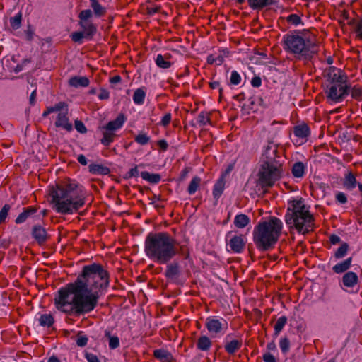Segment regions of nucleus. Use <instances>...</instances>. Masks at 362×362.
I'll return each mask as SVG.
<instances>
[{
	"instance_id": "nucleus-39",
	"label": "nucleus",
	"mask_w": 362,
	"mask_h": 362,
	"mask_svg": "<svg viewBox=\"0 0 362 362\" xmlns=\"http://www.w3.org/2000/svg\"><path fill=\"white\" fill-rule=\"evenodd\" d=\"M200 182L201 179L197 177H194L191 180L187 188V192L189 194H194L197 192L199 186Z\"/></svg>"
},
{
	"instance_id": "nucleus-49",
	"label": "nucleus",
	"mask_w": 362,
	"mask_h": 362,
	"mask_svg": "<svg viewBox=\"0 0 362 362\" xmlns=\"http://www.w3.org/2000/svg\"><path fill=\"white\" fill-rule=\"evenodd\" d=\"M139 176V170L136 165H135L134 168H131L128 173H127L126 177L127 178H132L135 177L137 178Z\"/></svg>"
},
{
	"instance_id": "nucleus-62",
	"label": "nucleus",
	"mask_w": 362,
	"mask_h": 362,
	"mask_svg": "<svg viewBox=\"0 0 362 362\" xmlns=\"http://www.w3.org/2000/svg\"><path fill=\"white\" fill-rule=\"evenodd\" d=\"M356 33L358 36L362 39V19H361L356 25Z\"/></svg>"
},
{
	"instance_id": "nucleus-1",
	"label": "nucleus",
	"mask_w": 362,
	"mask_h": 362,
	"mask_svg": "<svg viewBox=\"0 0 362 362\" xmlns=\"http://www.w3.org/2000/svg\"><path fill=\"white\" fill-rule=\"evenodd\" d=\"M109 285L107 272L99 264L85 265L76 281L58 291L56 308L77 315L93 310L102 291Z\"/></svg>"
},
{
	"instance_id": "nucleus-16",
	"label": "nucleus",
	"mask_w": 362,
	"mask_h": 362,
	"mask_svg": "<svg viewBox=\"0 0 362 362\" xmlns=\"http://www.w3.org/2000/svg\"><path fill=\"white\" fill-rule=\"evenodd\" d=\"M125 122V117L123 115H119L114 120L110 121L103 128L109 132H115L124 125Z\"/></svg>"
},
{
	"instance_id": "nucleus-14",
	"label": "nucleus",
	"mask_w": 362,
	"mask_h": 362,
	"mask_svg": "<svg viewBox=\"0 0 362 362\" xmlns=\"http://www.w3.org/2000/svg\"><path fill=\"white\" fill-rule=\"evenodd\" d=\"M342 285H341V288H354L358 283V275L353 272H346L341 280Z\"/></svg>"
},
{
	"instance_id": "nucleus-53",
	"label": "nucleus",
	"mask_w": 362,
	"mask_h": 362,
	"mask_svg": "<svg viewBox=\"0 0 362 362\" xmlns=\"http://www.w3.org/2000/svg\"><path fill=\"white\" fill-rule=\"evenodd\" d=\"M75 128L81 134L86 133L87 132V129L84 124L80 120L75 121Z\"/></svg>"
},
{
	"instance_id": "nucleus-38",
	"label": "nucleus",
	"mask_w": 362,
	"mask_h": 362,
	"mask_svg": "<svg viewBox=\"0 0 362 362\" xmlns=\"http://www.w3.org/2000/svg\"><path fill=\"white\" fill-rule=\"evenodd\" d=\"M150 140V136L144 132H140L134 137V141L141 146L146 145Z\"/></svg>"
},
{
	"instance_id": "nucleus-59",
	"label": "nucleus",
	"mask_w": 362,
	"mask_h": 362,
	"mask_svg": "<svg viewBox=\"0 0 362 362\" xmlns=\"http://www.w3.org/2000/svg\"><path fill=\"white\" fill-rule=\"evenodd\" d=\"M110 97L109 92L105 89L100 90V93L98 94V98L100 100H107Z\"/></svg>"
},
{
	"instance_id": "nucleus-56",
	"label": "nucleus",
	"mask_w": 362,
	"mask_h": 362,
	"mask_svg": "<svg viewBox=\"0 0 362 362\" xmlns=\"http://www.w3.org/2000/svg\"><path fill=\"white\" fill-rule=\"evenodd\" d=\"M88 338L85 336H80L76 339V344L78 346L83 347L87 344Z\"/></svg>"
},
{
	"instance_id": "nucleus-32",
	"label": "nucleus",
	"mask_w": 362,
	"mask_h": 362,
	"mask_svg": "<svg viewBox=\"0 0 362 362\" xmlns=\"http://www.w3.org/2000/svg\"><path fill=\"white\" fill-rule=\"evenodd\" d=\"M141 177H142L143 180L153 185L158 184L161 180V177L159 174L150 173L147 171L141 172Z\"/></svg>"
},
{
	"instance_id": "nucleus-60",
	"label": "nucleus",
	"mask_w": 362,
	"mask_h": 362,
	"mask_svg": "<svg viewBox=\"0 0 362 362\" xmlns=\"http://www.w3.org/2000/svg\"><path fill=\"white\" fill-rule=\"evenodd\" d=\"M157 144L163 151H166L168 146L167 141L164 139L158 141Z\"/></svg>"
},
{
	"instance_id": "nucleus-10",
	"label": "nucleus",
	"mask_w": 362,
	"mask_h": 362,
	"mask_svg": "<svg viewBox=\"0 0 362 362\" xmlns=\"http://www.w3.org/2000/svg\"><path fill=\"white\" fill-rule=\"evenodd\" d=\"M245 239L243 235H233L232 232H228L226 236V245L229 248L228 250L237 254L243 252L246 245Z\"/></svg>"
},
{
	"instance_id": "nucleus-6",
	"label": "nucleus",
	"mask_w": 362,
	"mask_h": 362,
	"mask_svg": "<svg viewBox=\"0 0 362 362\" xmlns=\"http://www.w3.org/2000/svg\"><path fill=\"white\" fill-rule=\"evenodd\" d=\"M286 223L299 233L305 235L314 228V217L302 198L289 200L285 215Z\"/></svg>"
},
{
	"instance_id": "nucleus-18",
	"label": "nucleus",
	"mask_w": 362,
	"mask_h": 362,
	"mask_svg": "<svg viewBox=\"0 0 362 362\" xmlns=\"http://www.w3.org/2000/svg\"><path fill=\"white\" fill-rule=\"evenodd\" d=\"M249 6L252 10L261 11L263 8L272 5L274 0H247Z\"/></svg>"
},
{
	"instance_id": "nucleus-47",
	"label": "nucleus",
	"mask_w": 362,
	"mask_h": 362,
	"mask_svg": "<svg viewBox=\"0 0 362 362\" xmlns=\"http://www.w3.org/2000/svg\"><path fill=\"white\" fill-rule=\"evenodd\" d=\"M119 346V339L117 336H109V347L115 349Z\"/></svg>"
},
{
	"instance_id": "nucleus-50",
	"label": "nucleus",
	"mask_w": 362,
	"mask_h": 362,
	"mask_svg": "<svg viewBox=\"0 0 362 362\" xmlns=\"http://www.w3.org/2000/svg\"><path fill=\"white\" fill-rule=\"evenodd\" d=\"M71 40L75 42H80L86 35L83 32H74L71 34Z\"/></svg>"
},
{
	"instance_id": "nucleus-58",
	"label": "nucleus",
	"mask_w": 362,
	"mask_h": 362,
	"mask_svg": "<svg viewBox=\"0 0 362 362\" xmlns=\"http://www.w3.org/2000/svg\"><path fill=\"white\" fill-rule=\"evenodd\" d=\"M251 85L255 88H259L262 85V79L259 76H255L251 80Z\"/></svg>"
},
{
	"instance_id": "nucleus-42",
	"label": "nucleus",
	"mask_w": 362,
	"mask_h": 362,
	"mask_svg": "<svg viewBox=\"0 0 362 362\" xmlns=\"http://www.w3.org/2000/svg\"><path fill=\"white\" fill-rule=\"evenodd\" d=\"M279 346L283 354H286L290 349V341L287 337H284L280 339Z\"/></svg>"
},
{
	"instance_id": "nucleus-25",
	"label": "nucleus",
	"mask_w": 362,
	"mask_h": 362,
	"mask_svg": "<svg viewBox=\"0 0 362 362\" xmlns=\"http://www.w3.org/2000/svg\"><path fill=\"white\" fill-rule=\"evenodd\" d=\"M306 166L303 162L298 161L293 165L291 173L294 177L301 178L305 173Z\"/></svg>"
},
{
	"instance_id": "nucleus-44",
	"label": "nucleus",
	"mask_w": 362,
	"mask_h": 362,
	"mask_svg": "<svg viewBox=\"0 0 362 362\" xmlns=\"http://www.w3.org/2000/svg\"><path fill=\"white\" fill-rule=\"evenodd\" d=\"M10 23L13 28L18 29L21 24V14L18 13L14 17L10 19Z\"/></svg>"
},
{
	"instance_id": "nucleus-3",
	"label": "nucleus",
	"mask_w": 362,
	"mask_h": 362,
	"mask_svg": "<svg viewBox=\"0 0 362 362\" xmlns=\"http://www.w3.org/2000/svg\"><path fill=\"white\" fill-rule=\"evenodd\" d=\"M284 160L279 145L268 141L262 148L259 170V182L262 187H272L283 176Z\"/></svg>"
},
{
	"instance_id": "nucleus-61",
	"label": "nucleus",
	"mask_w": 362,
	"mask_h": 362,
	"mask_svg": "<svg viewBox=\"0 0 362 362\" xmlns=\"http://www.w3.org/2000/svg\"><path fill=\"white\" fill-rule=\"evenodd\" d=\"M209 86H210L211 88H212V89L218 88L220 95L221 96L223 89H222V88L219 87L220 86L219 82H218V81L211 82V83H209Z\"/></svg>"
},
{
	"instance_id": "nucleus-28",
	"label": "nucleus",
	"mask_w": 362,
	"mask_h": 362,
	"mask_svg": "<svg viewBox=\"0 0 362 362\" xmlns=\"http://www.w3.org/2000/svg\"><path fill=\"white\" fill-rule=\"evenodd\" d=\"M169 54L162 55L158 54L155 59L156 64L161 69H168L171 66L172 63L169 61Z\"/></svg>"
},
{
	"instance_id": "nucleus-8",
	"label": "nucleus",
	"mask_w": 362,
	"mask_h": 362,
	"mask_svg": "<svg viewBox=\"0 0 362 362\" xmlns=\"http://www.w3.org/2000/svg\"><path fill=\"white\" fill-rule=\"evenodd\" d=\"M205 326L212 337L223 336L228 329L227 321L221 317L210 316L206 320Z\"/></svg>"
},
{
	"instance_id": "nucleus-19",
	"label": "nucleus",
	"mask_w": 362,
	"mask_h": 362,
	"mask_svg": "<svg viewBox=\"0 0 362 362\" xmlns=\"http://www.w3.org/2000/svg\"><path fill=\"white\" fill-rule=\"evenodd\" d=\"M352 257H350L345 260L337 263L332 267V270L335 274L346 273L351 268L352 264Z\"/></svg>"
},
{
	"instance_id": "nucleus-20",
	"label": "nucleus",
	"mask_w": 362,
	"mask_h": 362,
	"mask_svg": "<svg viewBox=\"0 0 362 362\" xmlns=\"http://www.w3.org/2000/svg\"><path fill=\"white\" fill-rule=\"evenodd\" d=\"M89 172L93 175H105L110 173L108 167L99 163H91L88 166Z\"/></svg>"
},
{
	"instance_id": "nucleus-33",
	"label": "nucleus",
	"mask_w": 362,
	"mask_h": 362,
	"mask_svg": "<svg viewBox=\"0 0 362 362\" xmlns=\"http://www.w3.org/2000/svg\"><path fill=\"white\" fill-rule=\"evenodd\" d=\"M79 24L83 30V33L86 36H92L95 33L96 28L94 26V25L91 22L83 21H80Z\"/></svg>"
},
{
	"instance_id": "nucleus-48",
	"label": "nucleus",
	"mask_w": 362,
	"mask_h": 362,
	"mask_svg": "<svg viewBox=\"0 0 362 362\" xmlns=\"http://www.w3.org/2000/svg\"><path fill=\"white\" fill-rule=\"evenodd\" d=\"M93 16V13L90 9L83 10L79 13V18L81 21H88V20Z\"/></svg>"
},
{
	"instance_id": "nucleus-64",
	"label": "nucleus",
	"mask_w": 362,
	"mask_h": 362,
	"mask_svg": "<svg viewBox=\"0 0 362 362\" xmlns=\"http://www.w3.org/2000/svg\"><path fill=\"white\" fill-rule=\"evenodd\" d=\"M77 160L80 164H81L83 165H86L88 163V160H87L86 156L83 154H80L78 156Z\"/></svg>"
},
{
	"instance_id": "nucleus-34",
	"label": "nucleus",
	"mask_w": 362,
	"mask_h": 362,
	"mask_svg": "<svg viewBox=\"0 0 362 362\" xmlns=\"http://www.w3.org/2000/svg\"><path fill=\"white\" fill-rule=\"evenodd\" d=\"M39 325L44 327H50L54 322L51 314H41L38 318Z\"/></svg>"
},
{
	"instance_id": "nucleus-4",
	"label": "nucleus",
	"mask_w": 362,
	"mask_h": 362,
	"mask_svg": "<svg viewBox=\"0 0 362 362\" xmlns=\"http://www.w3.org/2000/svg\"><path fill=\"white\" fill-rule=\"evenodd\" d=\"M175 242L167 233H150L144 242V252L151 260L165 264L177 254Z\"/></svg>"
},
{
	"instance_id": "nucleus-35",
	"label": "nucleus",
	"mask_w": 362,
	"mask_h": 362,
	"mask_svg": "<svg viewBox=\"0 0 362 362\" xmlns=\"http://www.w3.org/2000/svg\"><path fill=\"white\" fill-rule=\"evenodd\" d=\"M288 319L286 316H281L279 318H278L276 324L274 325V336L276 337L279 333L282 331L284 326L287 323Z\"/></svg>"
},
{
	"instance_id": "nucleus-24",
	"label": "nucleus",
	"mask_w": 362,
	"mask_h": 362,
	"mask_svg": "<svg viewBox=\"0 0 362 362\" xmlns=\"http://www.w3.org/2000/svg\"><path fill=\"white\" fill-rule=\"evenodd\" d=\"M69 85L74 88L87 87L89 85V79L86 76H74L69 79Z\"/></svg>"
},
{
	"instance_id": "nucleus-5",
	"label": "nucleus",
	"mask_w": 362,
	"mask_h": 362,
	"mask_svg": "<svg viewBox=\"0 0 362 362\" xmlns=\"http://www.w3.org/2000/svg\"><path fill=\"white\" fill-rule=\"evenodd\" d=\"M283 223L275 216L259 222L253 229V242L259 251L265 252L273 249L282 232Z\"/></svg>"
},
{
	"instance_id": "nucleus-30",
	"label": "nucleus",
	"mask_w": 362,
	"mask_h": 362,
	"mask_svg": "<svg viewBox=\"0 0 362 362\" xmlns=\"http://www.w3.org/2000/svg\"><path fill=\"white\" fill-rule=\"evenodd\" d=\"M242 346V341L234 339L230 341L227 342L225 344V350L226 351L232 355L234 354L236 351H238Z\"/></svg>"
},
{
	"instance_id": "nucleus-21",
	"label": "nucleus",
	"mask_w": 362,
	"mask_h": 362,
	"mask_svg": "<svg viewBox=\"0 0 362 362\" xmlns=\"http://www.w3.org/2000/svg\"><path fill=\"white\" fill-rule=\"evenodd\" d=\"M153 356L162 362H172L173 361V356L171 353L163 349L155 350Z\"/></svg>"
},
{
	"instance_id": "nucleus-52",
	"label": "nucleus",
	"mask_w": 362,
	"mask_h": 362,
	"mask_svg": "<svg viewBox=\"0 0 362 362\" xmlns=\"http://www.w3.org/2000/svg\"><path fill=\"white\" fill-rule=\"evenodd\" d=\"M336 200L340 204H346L347 202L346 195L342 192H338L335 196Z\"/></svg>"
},
{
	"instance_id": "nucleus-41",
	"label": "nucleus",
	"mask_w": 362,
	"mask_h": 362,
	"mask_svg": "<svg viewBox=\"0 0 362 362\" xmlns=\"http://www.w3.org/2000/svg\"><path fill=\"white\" fill-rule=\"evenodd\" d=\"M114 136V133L105 130V132H103V136L100 141L101 144L105 146H110V144L113 141Z\"/></svg>"
},
{
	"instance_id": "nucleus-37",
	"label": "nucleus",
	"mask_w": 362,
	"mask_h": 362,
	"mask_svg": "<svg viewBox=\"0 0 362 362\" xmlns=\"http://www.w3.org/2000/svg\"><path fill=\"white\" fill-rule=\"evenodd\" d=\"M349 93L354 99L357 100H362V87L358 85L354 86L351 88H349Z\"/></svg>"
},
{
	"instance_id": "nucleus-23",
	"label": "nucleus",
	"mask_w": 362,
	"mask_h": 362,
	"mask_svg": "<svg viewBox=\"0 0 362 362\" xmlns=\"http://www.w3.org/2000/svg\"><path fill=\"white\" fill-rule=\"evenodd\" d=\"M342 184L345 189L352 190L357 185V181L355 175L351 172L345 174Z\"/></svg>"
},
{
	"instance_id": "nucleus-45",
	"label": "nucleus",
	"mask_w": 362,
	"mask_h": 362,
	"mask_svg": "<svg viewBox=\"0 0 362 362\" xmlns=\"http://www.w3.org/2000/svg\"><path fill=\"white\" fill-rule=\"evenodd\" d=\"M241 82V76L237 71H233L231 72L230 83L232 85L237 86Z\"/></svg>"
},
{
	"instance_id": "nucleus-29",
	"label": "nucleus",
	"mask_w": 362,
	"mask_h": 362,
	"mask_svg": "<svg viewBox=\"0 0 362 362\" xmlns=\"http://www.w3.org/2000/svg\"><path fill=\"white\" fill-rule=\"evenodd\" d=\"M145 88H139L134 90L132 100L135 105H141L144 103L146 98Z\"/></svg>"
},
{
	"instance_id": "nucleus-12",
	"label": "nucleus",
	"mask_w": 362,
	"mask_h": 362,
	"mask_svg": "<svg viewBox=\"0 0 362 362\" xmlns=\"http://www.w3.org/2000/svg\"><path fill=\"white\" fill-rule=\"evenodd\" d=\"M67 115L68 111H64L61 113H58L54 124L58 128H62L67 132H71L73 129V126L69 122Z\"/></svg>"
},
{
	"instance_id": "nucleus-27",
	"label": "nucleus",
	"mask_w": 362,
	"mask_h": 362,
	"mask_svg": "<svg viewBox=\"0 0 362 362\" xmlns=\"http://www.w3.org/2000/svg\"><path fill=\"white\" fill-rule=\"evenodd\" d=\"M293 134L300 139H306L310 134V129L305 124L294 127Z\"/></svg>"
},
{
	"instance_id": "nucleus-55",
	"label": "nucleus",
	"mask_w": 362,
	"mask_h": 362,
	"mask_svg": "<svg viewBox=\"0 0 362 362\" xmlns=\"http://www.w3.org/2000/svg\"><path fill=\"white\" fill-rule=\"evenodd\" d=\"M171 121V114L170 113H166L161 119L160 120V124L164 126V127H166L167 125H168L170 124Z\"/></svg>"
},
{
	"instance_id": "nucleus-63",
	"label": "nucleus",
	"mask_w": 362,
	"mask_h": 362,
	"mask_svg": "<svg viewBox=\"0 0 362 362\" xmlns=\"http://www.w3.org/2000/svg\"><path fill=\"white\" fill-rule=\"evenodd\" d=\"M329 240L332 244L336 245L341 241V238H339V236L333 234V235H330Z\"/></svg>"
},
{
	"instance_id": "nucleus-9",
	"label": "nucleus",
	"mask_w": 362,
	"mask_h": 362,
	"mask_svg": "<svg viewBox=\"0 0 362 362\" xmlns=\"http://www.w3.org/2000/svg\"><path fill=\"white\" fill-rule=\"evenodd\" d=\"M349 93V86L347 83L329 84L326 90L327 98L334 103H339Z\"/></svg>"
},
{
	"instance_id": "nucleus-36",
	"label": "nucleus",
	"mask_w": 362,
	"mask_h": 362,
	"mask_svg": "<svg viewBox=\"0 0 362 362\" xmlns=\"http://www.w3.org/2000/svg\"><path fill=\"white\" fill-rule=\"evenodd\" d=\"M349 247V245L346 243H343L335 251L334 257L337 259L344 258L347 255Z\"/></svg>"
},
{
	"instance_id": "nucleus-22",
	"label": "nucleus",
	"mask_w": 362,
	"mask_h": 362,
	"mask_svg": "<svg viewBox=\"0 0 362 362\" xmlns=\"http://www.w3.org/2000/svg\"><path fill=\"white\" fill-rule=\"evenodd\" d=\"M37 211V209L33 206H29L25 208L22 213H21L16 218L15 222L17 224L24 223L28 217L34 214Z\"/></svg>"
},
{
	"instance_id": "nucleus-51",
	"label": "nucleus",
	"mask_w": 362,
	"mask_h": 362,
	"mask_svg": "<svg viewBox=\"0 0 362 362\" xmlns=\"http://www.w3.org/2000/svg\"><path fill=\"white\" fill-rule=\"evenodd\" d=\"M91 7L95 15L98 16H101L105 11L104 8L98 2L91 5Z\"/></svg>"
},
{
	"instance_id": "nucleus-15",
	"label": "nucleus",
	"mask_w": 362,
	"mask_h": 362,
	"mask_svg": "<svg viewBox=\"0 0 362 362\" xmlns=\"http://www.w3.org/2000/svg\"><path fill=\"white\" fill-rule=\"evenodd\" d=\"M229 52L226 49L218 50V53L209 54L207 57V63L209 64H215L216 65H221L224 58L228 56Z\"/></svg>"
},
{
	"instance_id": "nucleus-57",
	"label": "nucleus",
	"mask_w": 362,
	"mask_h": 362,
	"mask_svg": "<svg viewBox=\"0 0 362 362\" xmlns=\"http://www.w3.org/2000/svg\"><path fill=\"white\" fill-rule=\"evenodd\" d=\"M85 358L88 362H100L98 356L91 353H86L85 355Z\"/></svg>"
},
{
	"instance_id": "nucleus-43",
	"label": "nucleus",
	"mask_w": 362,
	"mask_h": 362,
	"mask_svg": "<svg viewBox=\"0 0 362 362\" xmlns=\"http://www.w3.org/2000/svg\"><path fill=\"white\" fill-rule=\"evenodd\" d=\"M287 21L293 25L303 24L300 17L297 14H291L287 17Z\"/></svg>"
},
{
	"instance_id": "nucleus-54",
	"label": "nucleus",
	"mask_w": 362,
	"mask_h": 362,
	"mask_svg": "<svg viewBox=\"0 0 362 362\" xmlns=\"http://www.w3.org/2000/svg\"><path fill=\"white\" fill-rule=\"evenodd\" d=\"M262 359L264 362H277L275 357L270 352H266L264 354Z\"/></svg>"
},
{
	"instance_id": "nucleus-13",
	"label": "nucleus",
	"mask_w": 362,
	"mask_h": 362,
	"mask_svg": "<svg viewBox=\"0 0 362 362\" xmlns=\"http://www.w3.org/2000/svg\"><path fill=\"white\" fill-rule=\"evenodd\" d=\"M32 236L40 245L45 243L48 239L47 230L40 225H35L33 227Z\"/></svg>"
},
{
	"instance_id": "nucleus-26",
	"label": "nucleus",
	"mask_w": 362,
	"mask_h": 362,
	"mask_svg": "<svg viewBox=\"0 0 362 362\" xmlns=\"http://www.w3.org/2000/svg\"><path fill=\"white\" fill-rule=\"evenodd\" d=\"M225 188V179L221 176L214 184L213 189V196L215 199H218L223 192Z\"/></svg>"
},
{
	"instance_id": "nucleus-40",
	"label": "nucleus",
	"mask_w": 362,
	"mask_h": 362,
	"mask_svg": "<svg viewBox=\"0 0 362 362\" xmlns=\"http://www.w3.org/2000/svg\"><path fill=\"white\" fill-rule=\"evenodd\" d=\"M179 273V268L177 264H169L167 267V269L165 271V275L168 278H174L177 276Z\"/></svg>"
},
{
	"instance_id": "nucleus-2",
	"label": "nucleus",
	"mask_w": 362,
	"mask_h": 362,
	"mask_svg": "<svg viewBox=\"0 0 362 362\" xmlns=\"http://www.w3.org/2000/svg\"><path fill=\"white\" fill-rule=\"evenodd\" d=\"M49 195L53 209L61 214H72L85 204L81 187L74 181L52 187Z\"/></svg>"
},
{
	"instance_id": "nucleus-7",
	"label": "nucleus",
	"mask_w": 362,
	"mask_h": 362,
	"mask_svg": "<svg viewBox=\"0 0 362 362\" xmlns=\"http://www.w3.org/2000/svg\"><path fill=\"white\" fill-rule=\"evenodd\" d=\"M284 49L298 60H310L318 52V45L298 33L287 34L284 37Z\"/></svg>"
},
{
	"instance_id": "nucleus-31",
	"label": "nucleus",
	"mask_w": 362,
	"mask_h": 362,
	"mask_svg": "<svg viewBox=\"0 0 362 362\" xmlns=\"http://www.w3.org/2000/svg\"><path fill=\"white\" fill-rule=\"evenodd\" d=\"M250 221L248 216L240 214L235 216L234 218V225L238 228H243L246 227Z\"/></svg>"
},
{
	"instance_id": "nucleus-17",
	"label": "nucleus",
	"mask_w": 362,
	"mask_h": 362,
	"mask_svg": "<svg viewBox=\"0 0 362 362\" xmlns=\"http://www.w3.org/2000/svg\"><path fill=\"white\" fill-rule=\"evenodd\" d=\"M64 111H69L67 103L65 102H59L54 105L47 107L42 113V116L46 117L53 112H57L58 114Z\"/></svg>"
},
{
	"instance_id": "nucleus-11",
	"label": "nucleus",
	"mask_w": 362,
	"mask_h": 362,
	"mask_svg": "<svg viewBox=\"0 0 362 362\" xmlns=\"http://www.w3.org/2000/svg\"><path fill=\"white\" fill-rule=\"evenodd\" d=\"M325 73L329 84L347 83V77L340 69L330 66L325 71Z\"/></svg>"
},
{
	"instance_id": "nucleus-46",
	"label": "nucleus",
	"mask_w": 362,
	"mask_h": 362,
	"mask_svg": "<svg viewBox=\"0 0 362 362\" xmlns=\"http://www.w3.org/2000/svg\"><path fill=\"white\" fill-rule=\"evenodd\" d=\"M11 209L9 204H5L0 211V224L6 221L8 216V211Z\"/></svg>"
}]
</instances>
